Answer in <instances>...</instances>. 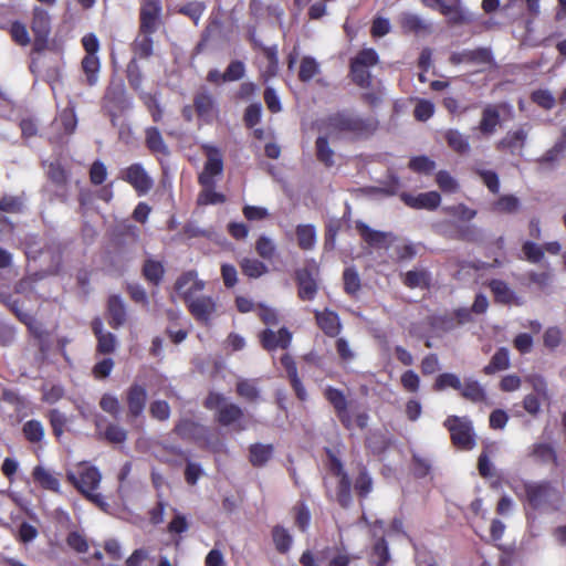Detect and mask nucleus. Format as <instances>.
Returning <instances> with one entry per match:
<instances>
[{
    "label": "nucleus",
    "mask_w": 566,
    "mask_h": 566,
    "mask_svg": "<svg viewBox=\"0 0 566 566\" xmlns=\"http://www.w3.org/2000/svg\"><path fill=\"white\" fill-rule=\"evenodd\" d=\"M377 128L374 117H361L353 112L343 111L328 116L321 124V132H325L332 138L343 134L361 136L373 133Z\"/></svg>",
    "instance_id": "1"
},
{
    "label": "nucleus",
    "mask_w": 566,
    "mask_h": 566,
    "mask_svg": "<svg viewBox=\"0 0 566 566\" xmlns=\"http://www.w3.org/2000/svg\"><path fill=\"white\" fill-rule=\"evenodd\" d=\"M66 479L90 501L105 509L107 503L99 493L95 492L102 480V474L96 467L86 462L77 463L66 471Z\"/></svg>",
    "instance_id": "2"
},
{
    "label": "nucleus",
    "mask_w": 566,
    "mask_h": 566,
    "mask_svg": "<svg viewBox=\"0 0 566 566\" xmlns=\"http://www.w3.org/2000/svg\"><path fill=\"white\" fill-rule=\"evenodd\" d=\"M451 433L454 446L462 450H471L475 446L472 423L468 418L451 416L444 421Z\"/></svg>",
    "instance_id": "3"
},
{
    "label": "nucleus",
    "mask_w": 566,
    "mask_h": 566,
    "mask_svg": "<svg viewBox=\"0 0 566 566\" xmlns=\"http://www.w3.org/2000/svg\"><path fill=\"white\" fill-rule=\"evenodd\" d=\"M202 149L206 154L207 160L199 175V184L201 186H216L214 178L221 176L223 172L222 154L218 147L209 144L202 145Z\"/></svg>",
    "instance_id": "4"
},
{
    "label": "nucleus",
    "mask_w": 566,
    "mask_h": 566,
    "mask_svg": "<svg viewBox=\"0 0 566 566\" xmlns=\"http://www.w3.org/2000/svg\"><path fill=\"white\" fill-rule=\"evenodd\" d=\"M31 29L34 34L33 52L41 53L48 48V39L51 31L50 15L45 10L41 8L34 9Z\"/></svg>",
    "instance_id": "5"
},
{
    "label": "nucleus",
    "mask_w": 566,
    "mask_h": 566,
    "mask_svg": "<svg viewBox=\"0 0 566 566\" xmlns=\"http://www.w3.org/2000/svg\"><path fill=\"white\" fill-rule=\"evenodd\" d=\"M120 178L128 182L138 196H145L154 186L153 178L140 164H133L125 168L120 172Z\"/></svg>",
    "instance_id": "6"
},
{
    "label": "nucleus",
    "mask_w": 566,
    "mask_h": 566,
    "mask_svg": "<svg viewBox=\"0 0 566 566\" xmlns=\"http://www.w3.org/2000/svg\"><path fill=\"white\" fill-rule=\"evenodd\" d=\"M316 276L317 269L315 265L296 271L297 295L302 301H312L315 298L318 291Z\"/></svg>",
    "instance_id": "7"
},
{
    "label": "nucleus",
    "mask_w": 566,
    "mask_h": 566,
    "mask_svg": "<svg viewBox=\"0 0 566 566\" xmlns=\"http://www.w3.org/2000/svg\"><path fill=\"white\" fill-rule=\"evenodd\" d=\"M325 398L334 407L336 415L340 422L347 428L352 429V410L348 408L347 399L343 391L339 389L327 387L325 389Z\"/></svg>",
    "instance_id": "8"
},
{
    "label": "nucleus",
    "mask_w": 566,
    "mask_h": 566,
    "mask_svg": "<svg viewBox=\"0 0 566 566\" xmlns=\"http://www.w3.org/2000/svg\"><path fill=\"white\" fill-rule=\"evenodd\" d=\"M177 293L188 304L190 300L197 298V294L205 289V282L199 280L196 272L182 274L175 284Z\"/></svg>",
    "instance_id": "9"
},
{
    "label": "nucleus",
    "mask_w": 566,
    "mask_h": 566,
    "mask_svg": "<svg viewBox=\"0 0 566 566\" xmlns=\"http://www.w3.org/2000/svg\"><path fill=\"white\" fill-rule=\"evenodd\" d=\"M192 316L205 324L209 323L217 312V303L211 296L200 295L187 304Z\"/></svg>",
    "instance_id": "10"
},
{
    "label": "nucleus",
    "mask_w": 566,
    "mask_h": 566,
    "mask_svg": "<svg viewBox=\"0 0 566 566\" xmlns=\"http://www.w3.org/2000/svg\"><path fill=\"white\" fill-rule=\"evenodd\" d=\"M400 199L410 208L434 210L441 202V197L437 191H428L418 195L402 192Z\"/></svg>",
    "instance_id": "11"
},
{
    "label": "nucleus",
    "mask_w": 566,
    "mask_h": 566,
    "mask_svg": "<svg viewBox=\"0 0 566 566\" xmlns=\"http://www.w3.org/2000/svg\"><path fill=\"white\" fill-rule=\"evenodd\" d=\"M161 7L159 0H147L140 12V30L153 34L158 27Z\"/></svg>",
    "instance_id": "12"
},
{
    "label": "nucleus",
    "mask_w": 566,
    "mask_h": 566,
    "mask_svg": "<svg viewBox=\"0 0 566 566\" xmlns=\"http://www.w3.org/2000/svg\"><path fill=\"white\" fill-rule=\"evenodd\" d=\"M147 390L139 384H133L126 391L128 412L133 417H139L146 407Z\"/></svg>",
    "instance_id": "13"
},
{
    "label": "nucleus",
    "mask_w": 566,
    "mask_h": 566,
    "mask_svg": "<svg viewBox=\"0 0 566 566\" xmlns=\"http://www.w3.org/2000/svg\"><path fill=\"white\" fill-rule=\"evenodd\" d=\"M292 340V334L287 328H281L277 333L272 329H265L261 334V343L268 350L276 348L285 349L290 346Z\"/></svg>",
    "instance_id": "14"
},
{
    "label": "nucleus",
    "mask_w": 566,
    "mask_h": 566,
    "mask_svg": "<svg viewBox=\"0 0 566 566\" xmlns=\"http://www.w3.org/2000/svg\"><path fill=\"white\" fill-rule=\"evenodd\" d=\"M195 108L198 116L205 122H211L217 113L216 103L210 93L207 91L199 92L193 99Z\"/></svg>",
    "instance_id": "15"
},
{
    "label": "nucleus",
    "mask_w": 566,
    "mask_h": 566,
    "mask_svg": "<svg viewBox=\"0 0 566 566\" xmlns=\"http://www.w3.org/2000/svg\"><path fill=\"white\" fill-rule=\"evenodd\" d=\"M526 497L533 507L545 504L555 493V490L547 483L527 484L525 486Z\"/></svg>",
    "instance_id": "16"
},
{
    "label": "nucleus",
    "mask_w": 566,
    "mask_h": 566,
    "mask_svg": "<svg viewBox=\"0 0 566 566\" xmlns=\"http://www.w3.org/2000/svg\"><path fill=\"white\" fill-rule=\"evenodd\" d=\"M500 123V112L497 106L486 105L482 111V116L478 129L482 135L491 136L496 132Z\"/></svg>",
    "instance_id": "17"
},
{
    "label": "nucleus",
    "mask_w": 566,
    "mask_h": 566,
    "mask_svg": "<svg viewBox=\"0 0 566 566\" xmlns=\"http://www.w3.org/2000/svg\"><path fill=\"white\" fill-rule=\"evenodd\" d=\"M243 417L242 409L234 403H223L220 407V410L218 412V421L223 426H230L237 423V428L239 430H243L244 427L241 426L240 420Z\"/></svg>",
    "instance_id": "18"
},
{
    "label": "nucleus",
    "mask_w": 566,
    "mask_h": 566,
    "mask_svg": "<svg viewBox=\"0 0 566 566\" xmlns=\"http://www.w3.org/2000/svg\"><path fill=\"white\" fill-rule=\"evenodd\" d=\"M316 322L322 331L328 336H336L340 331L339 317L332 311L315 312Z\"/></svg>",
    "instance_id": "19"
},
{
    "label": "nucleus",
    "mask_w": 566,
    "mask_h": 566,
    "mask_svg": "<svg viewBox=\"0 0 566 566\" xmlns=\"http://www.w3.org/2000/svg\"><path fill=\"white\" fill-rule=\"evenodd\" d=\"M333 470L339 476L337 501L345 507L350 503V481L338 460L334 461Z\"/></svg>",
    "instance_id": "20"
},
{
    "label": "nucleus",
    "mask_w": 566,
    "mask_h": 566,
    "mask_svg": "<svg viewBox=\"0 0 566 566\" xmlns=\"http://www.w3.org/2000/svg\"><path fill=\"white\" fill-rule=\"evenodd\" d=\"M527 134L528 132L524 127L507 132V134L499 142L497 148H507L512 153L521 150L524 147Z\"/></svg>",
    "instance_id": "21"
},
{
    "label": "nucleus",
    "mask_w": 566,
    "mask_h": 566,
    "mask_svg": "<svg viewBox=\"0 0 566 566\" xmlns=\"http://www.w3.org/2000/svg\"><path fill=\"white\" fill-rule=\"evenodd\" d=\"M296 239L302 250H313L317 241L315 227L313 224H298L296 227Z\"/></svg>",
    "instance_id": "22"
},
{
    "label": "nucleus",
    "mask_w": 566,
    "mask_h": 566,
    "mask_svg": "<svg viewBox=\"0 0 566 566\" xmlns=\"http://www.w3.org/2000/svg\"><path fill=\"white\" fill-rule=\"evenodd\" d=\"M32 475L34 481L39 483L43 489L53 492H60L59 479L45 468L41 465L35 467L33 469Z\"/></svg>",
    "instance_id": "23"
},
{
    "label": "nucleus",
    "mask_w": 566,
    "mask_h": 566,
    "mask_svg": "<svg viewBox=\"0 0 566 566\" xmlns=\"http://www.w3.org/2000/svg\"><path fill=\"white\" fill-rule=\"evenodd\" d=\"M448 146L458 154H467L470 151V143L468 136L458 129H448L444 133Z\"/></svg>",
    "instance_id": "24"
},
{
    "label": "nucleus",
    "mask_w": 566,
    "mask_h": 566,
    "mask_svg": "<svg viewBox=\"0 0 566 566\" xmlns=\"http://www.w3.org/2000/svg\"><path fill=\"white\" fill-rule=\"evenodd\" d=\"M490 289L495 297L496 302L503 304L516 303V295L514 291L501 280H493L490 282Z\"/></svg>",
    "instance_id": "25"
},
{
    "label": "nucleus",
    "mask_w": 566,
    "mask_h": 566,
    "mask_svg": "<svg viewBox=\"0 0 566 566\" xmlns=\"http://www.w3.org/2000/svg\"><path fill=\"white\" fill-rule=\"evenodd\" d=\"M399 23L405 32L420 33L429 29V24L424 20L410 12L401 13Z\"/></svg>",
    "instance_id": "26"
},
{
    "label": "nucleus",
    "mask_w": 566,
    "mask_h": 566,
    "mask_svg": "<svg viewBox=\"0 0 566 566\" xmlns=\"http://www.w3.org/2000/svg\"><path fill=\"white\" fill-rule=\"evenodd\" d=\"M510 367V354L504 347L500 348L491 358L490 363L484 367L483 371L486 375H492L497 371L505 370Z\"/></svg>",
    "instance_id": "27"
},
{
    "label": "nucleus",
    "mask_w": 566,
    "mask_h": 566,
    "mask_svg": "<svg viewBox=\"0 0 566 566\" xmlns=\"http://www.w3.org/2000/svg\"><path fill=\"white\" fill-rule=\"evenodd\" d=\"M460 394L463 398L472 402H481L485 399V391L479 381L474 379H465L460 389Z\"/></svg>",
    "instance_id": "28"
},
{
    "label": "nucleus",
    "mask_w": 566,
    "mask_h": 566,
    "mask_svg": "<svg viewBox=\"0 0 566 566\" xmlns=\"http://www.w3.org/2000/svg\"><path fill=\"white\" fill-rule=\"evenodd\" d=\"M109 324L117 328L124 324L126 312L123 302L117 296H111L108 300Z\"/></svg>",
    "instance_id": "29"
},
{
    "label": "nucleus",
    "mask_w": 566,
    "mask_h": 566,
    "mask_svg": "<svg viewBox=\"0 0 566 566\" xmlns=\"http://www.w3.org/2000/svg\"><path fill=\"white\" fill-rule=\"evenodd\" d=\"M99 67L101 63L97 55L86 54L82 60V69L90 85L97 83Z\"/></svg>",
    "instance_id": "30"
},
{
    "label": "nucleus",
    "mask_w": 566,
    "mask_h": 566,
    "mask_svg": "<svg viewBox=\"0 0 566 566\" xmlns=\"http://www.w3.org/2000/svg\"><path fill=\"white\" fill-rule=\"evenodd\" d=\"M21 319L28 326L30 333L35 338L39 339L40 350L42 353H45V350H46V340H48V337H49V334H48L46 329L43 327V325L40 322H38L36 319H34L31 316H25V317H23Z\"/></svg>",
    "instance_id": "31"
},
{
    "label": "nucleus",
    "mask_w": 566,
    "mask_h": 566,
    "mask_svg": "<svg viewBox=\"0 0 566 566\" xmlns=\"http://www.w3.org/2000/svg\"><path fill=\"white\" fill-rule=\"evenodd\" d=\"M240 265L243 274L251 279H258L269 271L268 266L256 259L245 258Z\"/></svg>",
    "instance_id": "32"
},
{
    "label": "nucleus",
    "mask_w": 566,
    "mask_h": 566,
    "mask_svg": "<svg viewBox=\"0 0 566 566\" xmlns=\"http://www.w3.org/2000/svg\"><path fill=\"white\" fill-rule=\"evenodd\" d=\"M272 446L270 444H253L250 448V461L255 467L265 464L272 457Z\"/></svg>",
    "instance_id": "33"
},
{
    "label": "nucleus",
    "mask_w": 566,
    "mask_h": 566,
    "mask_svg": "<svg viewBox=\"0 0 566 566\" xmlns=\"http://www.w3.org/2000/svg\"><path fill=\"white\" fill-rule=\"evenodd\" d=\"M321 71L318 62L312 56H304L301 60L298 78L302 82H308Z\"/></svg>",
    "instance_id": "34"
},
{
    "label": "nucleus",
    "mask_w": 566,
    "mask_h": 566,
    "mask_svg": "<svg viewBox=\"0 0 566 566\" xmlns=\"http://www.w3.org/2000/svg\"><path fill=\"white\" fill-rule=\"evenodd\" d=\"M324 135L318 136L316 140V153L317 158L324 163L326 166H332L334 164V151L328 145V136L325 132Z\"/></svg>",
    "instance_id": "35"
},
{
    "label": "nucleus",
    "mask_w": 566,
    "mask_h": 566,
    "mask_svg": "<svg viewBox=\"0 0 566 566\" xmlns=\"http://www.w3.org/2000/svg\"><path fill=\"white\" fill-rule=\"evenodd\" d=\"M146 144L153 153L167 154L168 148L161 137L160 132L156 127L146 129Z\"/></svg>",
    "instance_id": "36"
},
{
    "label": "nucleus",
    "mask_w": 566,
    "mask_h": 566,
    "mask_svg": "<svg viewBox=\"0 0 566 566\" xmlns=\"http://www.w3.org/2000/svg\"><path fill=\"white\" fill-rule=\"evenodd\" d=\"M493 62L492 53L486 48H479L475 50H467V63L478 66L491 65Z\"/></svg>",
    "instance_id": "37"
},
{
    "label": "nucleus",
    "mask_w": 566,
    "mask_h": 566,
    "mask_svg": "<svg viewBox=\"0 0 566 566\" xmlns=\"http://www.w3.org/2000/svg\"><path fill=\"white\" fill-rule=\"evenodd\" d=\"M273 543L280 553H286L292 545L291 534L282 526H275L272 531Z\"/></svg>",
    "instance_id": "38"
},
{
    "label": "nucleus",
    "mask_w": 566,
    "mask_h": 566,
    "mask_svg": "<svg viewBox=\"0 0 566 566\" xmlns=\"http://www.w3.org/2000/svg\"><path fill=\"white\" fill-rule=\"evenodd\" d=\"M76 116L73 108H65L54 120L56 127H62L65 135L72 134L76 128Z\"/></svg>",
    "instance_id": "39"
},
{
    "label": "nucleus",
    "mask_w": 566,
    "mask_h": 566,
    "mask_svg": "<svg viewBox=\"0 0 566 566\" xmlns=\"http://www.w3.org/2000/svg\"><path fill=\"white\" fill-rule=\"evenodd\" d=\"M143 273L147 281L158 284L164 275V266L160 262L149 259L144 264Z\"/></svg>",
    "instance_id": "40"
},
{
    "label": "nucleus",
    "mask_w": 566,
    "mask_h": 566,
    "mask_svg": "<svg viewBox=\"0 0 566 566\" xmlns=\"http://www.w3.org/2000/svg\"><path fill=\"white\" fill-rule=\"evenodd\" d=\"M255 251L262 259L271 260L276 253V245L270 237L263 234L255 243Z\"/></svg>",
    "instance_id": "41"
},
{
    "label": "nucleus",
    "mask_w": 566,
    "mask_h": 566,
    "mask_svg": "<svg viewBox=\"0 0 566 566\" xmlns=\"http://www.w3.org/2000/svg\"><path fill=\"white\" fill-rule=\"evenodd\" d=\"M150 35L151 34L142 32V34L136 38L134 50L139 57L146 59L153 54L154 42Z\"/></svg>",
    "instance_id": "42"
},
{
    "label": "nucleus",
    "mask_w": 566,
    "mask_h": 566,
    "mask_svg": "<svg viewBox=\"0 0 566 566\" xmlns=\"http://www.w3.org/2000/svg\"><path fill=\"white\" fill-rule=\"evenodd\" d=\"M522 251L526 261L539 263L544 260V248L532 241H525Z\"/></svg>",
    "instance_id": "43"
},
{
    "label": "nucleus",
    "mask_w": 566,
    "mask_h": 566,
    "mask_svg": "<svg viewBox=\"0 0 566 566\" xmlns=\"http://www.w3.org/2000/svg\"><path fill=\"white\" fill-rule=\"evenodd\" d=\"M448 387L459 391L462 388V382L455 374L444 373L437 377L434 382L436 390H444Z\"/></svg>",
    "instance_id": "44"
},
{
    "label": "nucleus",
    "mask_w": 566,
    "mask_h": 566,
    "mask_svg": "<svg viewBox=\"0 0 566 566\" xmlns=\"http://www.w3.org/2000/svg\"><path fill=\"white\" fill-rule=\"evenodd\" d=\"M23 433L31 442H39L44 437V428L38 420L27 421L23 426Z\"/></svg>",
    "instance_id": "45"
},
{
    "label": "nucleus",
    "mask_w": 566,
    "mask_h": 566,
    "mask_svg": "<svg viewBox=\"0 0 566 566\" xmlns=\"http://www.w3.org/2000/svg\"><path fill=\"white\" fill-rule=\"evenodd\" d=\"M205 11L206 4L201 1L189 2L179 9V12L189 17L195 24H198Z\"/></svg>",
    "instance_id": "46"
},
{
    "label": "nucleus",
    "mask_w": 566,
    "mask_h": 566,
    "mask_svg": "<svg viewBox=\"0 0 566 566\" xmlns=\"http://www.w3.org/2000/svg\"><path fill=\"white\" fill-rule=\"evenodd\" d=\"M436 182L443 192L454 193L459 189L457 180L446 170L437 174Z\"/></svg>",
    "instance_id": "47"
},
{
    "label": "nucleus",
    "mask_w": 566,
    "mask_h": 566,
    "mask_svg": "<svg viewBox=\"0 0 566 566\" xmlns=\"http://www.w3.org/2000/svg\"><path fill=\"white\" fill-rule=\"evenodd\" d=\"M10 34L13 41L21 46H27L31 42L25 24L21 22L11 24Z\"/></svg>",
    "instance_id": "48"
},
{
    "label": "nucleus",
    "mask_w": 566,
    "mask_h": 566,
    "mask_svg": "<svg viewBox=\"0 0 566 566\" xmlns=\"http://www.w3.org/2000/svg\"><path fill=\"white\" fill-rule=\"evenodd\" d=\"M245 66L241 61H233L229 64L224 73L222 74L223 82H233L241 80L244 76Z\"/></svg>",
    "instance_id": "49"
},
{
    "label": "nucleus",
    "mask_w": 566,
    "mask_h": 566,
    "mask_svg": "<svg viewBox=\"0 0 566 566\" xmlns=\"http://www.w3.org/2000/svg\"><path fill=\"white\" fill-rule=\"evenodd\" d=\"M99 407L111 416L117 418L120 411L119 400L112 394H104L99 400Z\"/></svg>",
    "instance_id": "50"
},
{
    "label": "nucleus",
    "mask_w": 566,
    "mask_h": 566,
    "mask_svg": "<svg viewBox=\"0 0 566 566\" xmlns=\"http://www.w3.org/2000/svg\"><path fill=\"white\" fill-rule=\"evenodd\" d=\"M388 545L384 538L379 539L373 549V563L382 566L389 560Z\"/></svg>",
    "instance_id": "51"
},
{
    "label": "nucleus",
    "mask_w": 566,
    "mask_h": 566,
    "mask_svg": "<svg viewBox=\"0 0 566 566\" xmlns=\"http://www.w3.org/2000/svg\"><path fill=\"white\" fill-rule=\"evenodd\" d=\"M403 283L411 289L426 286L428 274L424 271H409L405 274Z\"/></svg>",
    "instance_id": "52"
},
{
    "label": "nucleus",
    "mask_w": 566,
    "mask_h": 566,
    "mask_svg": "<svg viewBox=\"0 0 566 566\" xmlns=\"http://www.w3.org/2000/svg\"><path fill=\"white\" fill-rule=\"evenodd\" d=\"M366 69L367 67H364L355 62H352L350 64L353 81L361 87H366L370 83V73Z\"/></svg>",
    "instance_id": "53"
},
{
    "label": "nucleus",
    "mask_w": 566,
    "mask_h": 566,
    "mask_svg": "<svg viewBox=\"0 0 566 566\" xmlns=\"http://www.w3.org/2000/svg\"><path fill=\"white\" fill-rule=\"evenodd\" d=\"M443 211L453 217H457L458 219H460L462 221H470L476 214L475 210H472L462 203L457 205V206L444 207Z\"/></svg>",
    "instance_id": "54"
},
{
    "label": "nucleus",
    "mask_w": 566,
    "mask_h": 566,
    "mask_svg": "<svg viewBox=\"0 0 566 566\" xmlns=\"http://www.w3.org/2000/svg\"><path fill=\"white\" fill-rule=\"evenodd\" d=\"M238 394L248 401H255L259 398L256 386L249 380H241L237 385Z\"/></svg>",
    "instance_id": "55"
},
{
    "label": "nucleus",
    "mask_w": 566,
    "mask_h": 566,
    "mask_svg": "<svg viewBox=\"0 0 566 566\" xmlns=\"http://www.w3.org/2000/svg\"><path fill=\"white\" fill-rule=\"evenodd\" d=\"M66 543L77 553H86L88 551L86 537L78 532H71L66 537Z\"/></svg>",
    "instance_id": "56"
},
{
    "label": "nucleus",
    "mask_w": 566,
    "mask_h": 566,
    "mask_svg": "<svg viewBox=\"0 0 566 566\" xmlns=\"http://www.w3.org/2000/svg\"><path fill=\"white\" fill-rule=\"evenodd\" d=\"M520 201L514 196H503L495 202V210L500 212L512 213L517 211Z\"/></svg>",
    "instance_id": "57"
},
{
    "label": "nucleus",
    "mask_w": 566,
    "mask_h": 566,
    "mask_svg": "<svg viewBox=\"0 0 566 566\" xmlns=\"http://www.w3.org/2000/svg\"><path fill=\"white\" fill-rule=\"evenodd\" d=\"M343 276L345 291L348 294H355L360 287L358 273L354 269H346Z\"/></svg>",
    "instance_id": "58"
},
{
    "label": "nucleus",
    "mask_w": 566,
    "mask_h": 566,
    "mask_svg": "<svg viewBox=\"0 0 566 566\" xmlns=\"http://www.w3.org/2000/svg\"><path fill=\"white\" fill-rule=\"evenodd\" d=\"M49 417H50V422H51L54 434L57 438H60L64 432V427L67 421L66 416L63 412H61L56 409H53L50 411Z\"/></svg>",
    "instance_id": "59"
},
{
    "label": "nucleus",
    "mask_w": 566,
    "mask_h": 566,
    "mask_svg": "<svg viewBox=\"0 0 566 566\" xmlns=\"http://www.w3.org/2000/svg\"><path fill=\"white\" fill-rule=\"evenodd\" d=\"M563 333L558 327H548L543 336V342L546 347L554 349L562 343Z\"/></svg>",
    "instance_id": "60"
},
{
    "label": "nucleus",
    "mask_w": 566,
    "mask_h": 566,
    "mask_svg": "<svg viewBox=\"0 0 566 566\" xmlns=\"http://www.w3.org/2000/svg\"><path fill=\"white\" fill-rule=\"evenodd\" d=\"M533 454L543 462H555L556 461L555 451L547 443L534 444Z\"/></svg>",
    "instance_id": "61"
},
{
    "label": "nucleus",
    "mask_w": 566,
    "mask_h": 566,
    "mask_svg": "<svg viewBox=\"0 0 566 566\" xmlns=\"http://www.w3.org/2000/svg\"><path fill=\"white\" fill-rule=\"evenodd\" d=\"M150 415L160 421L167 420L170 416V407L165 400H155L149 408Z\"/></svg>",
    "instance_id": "62"
},
{
    "label": "nucleus",
    "mask_w": 566,
    "mask_h": 566,
    "mask_svg": "<svg viewBox=\"0 0 566 566\" xmlns=\"http://www.w3.org/2000/svg\"><path fill=\"white\" fill-rule=\"evenodd\" d=\"M353 62L364 67H369L378 63V54L374 49H364L357 54Z\"/></svg>",
    "instance_id": "63"
},
{
    "label": "nucleus",
    "mask_w": 566,
    "mask_h": 566,
    "mask_svg": "<svg viewBox=\"0 0 566 566\" xmlns=\"http://www.w3.org/2000/svg\"><path fill=\"white\" fill-rule=\"evenodd\" d=\"M335 348L338 354V356L344 361H352L355 359L356 355L353 348L350 347L348 340L344 337H339L335 342Z\"/></svg>",
    "instance_id": "64"
}]
</instances>
